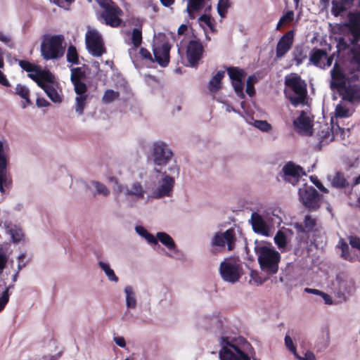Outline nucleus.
I'll return each instance as SVG.
<instances>
[{
  "label": "nucleus",
  "mask_w": 360,
  "mask_h": 360,
  "mask_svg": "<svg viewBox=\"0 0 360 360\" xmlns=\"http://www.w3.org/2000/svg\"><path fill=\"white\" fill-rule=\"evenodd\" d=\"M33 72H29L28 77L32 79L33 81L38 82L39 79H43L48 83L53 82V76L49 71L42 70L38 65V70H34Z\"/></svg>",
  "instance_id": "nucleus-24"
},
{
  "label": "nucleus",
  "mask_w": 360,
  "mask_h": 360,
  "mask_svg": "<svg viewBox=\"0 0 360 360\" xmlns=\"http://www.w3.org/2000/svg\"><path fill=\"white\" fill-rule=\"evenodd\" d=\"M232 85L236 94L240 98H244L243 93V80H238L232 82Z\"/></svg>",
  "instance_id": "nucleus-53"
},
{
  "label": "nucleus",
  "mask_w": 360,
  "mask_h": 360,
  "mask_svg": "<svg viewBox=\"0 0 360 360\" xmlns=\"http://www.w3.org/2000/svg\"><path fill=\"white\" fill-rule=\"evenodd\" d=\"M311 181L313 182V184L322 192L323 193H328V190L326 188L323 186L322 183L319 180L317 176H310Z\"/></svg>",
  "instance_id": "nucleus-61"
},
{
  "label": "nucleus",
  "mask_w": 360,
  "mask_h": 360,
  "mask_svg": "<svg viewBox=\"0 0 360 360\" xmlns=\"http://www.w3.org/2000/svg\"><path fill=\"white\" fill-rule=\"evenodd\" d=\"M122 15V10L115 2L106 6L100 13L105 25L112 27H118L121 25L122 20L120 17Z\"/></svg>",
  "instance_id": "nucleus-7"
},
{
  "label": "nucleus",
  "mask_w": 360,
  "mask_h": 360,
  "mask_svg": "<svg viewBox=\"0 0 360 360\" xmlns=\"http://www.w3.org/2000/svg\"><path fill=\"white\" fill-rule=\"evenodd\" d=\"M284 84L296 95L288 97L291 104L295 107L300 104L304 105L307 98L306 82L298 74L292 72L285 77Z\"/></svg>",
  "instance_id": "nucleus-4"
},
{
  "label": "nucleus",
  "mask_w": 360,
  "mask_h": 360,
  "mask_svg": "<svg viewBox=\"0 0 360 360\" xmlns=\"http://www.w3.org/2000/svg\"><path fill=\"white\" fill-rule=\"evenodd\" d=\"M198 21L205 24L212 32H216L215 21L210 15L203 14L198 18Z\"/></svg>",
  "instance_id": "nucleus-40"
},
{
  "label": "nucleus",
  "mask_w": 360,
  "mask_h": 360,
  "mask_svg": "<svg viewBox=\"0 0 360 360\" xmlns=\"http://www.w3.org/2000/svg\"><path fill=\"white\" fill-rule=\"evenodd\" d=\"M257 81V79L255 76H250L247 80V86H246V93L250 96H252L255 94V90L254 87V82Z\"/></svg>",
  "instance_id": "nucleus-52"
},
{
  "label": "nucleus",
  "mask_w": 360,
  "mask_h": 360,
  "mask_svg": "<svg viewBox=\"0 0 360 360\" xmlns=\"http://www.w3.org/2000/svg\"><path fill=\"white\" fill-rule=\"evenodd\" d=\"M282 171L283 172V179L292 185H295L299 181L302 174H304L302 168L292 162L286 163Z\"/></svg>",
  "instance_id": "nucleus-14"
},
{
  "label": "nucleus",
  "mask_w": 360,
  "mask_h": 360,
  "mask_svg": "<svg viewBox=\"0 0 360 360\" xmlns=\"http://www.w3.org/2000/svg\"><path fill=\"white\" fill-rule=\"evenodd\" d=\"M9 255L7 248L0 245V273L6 269L8 262Z\"/></svg>",
  "instance_id": "nucleus-38"
},
{
  "label": "nucleus",
  "mask_w": 360,
  "mask_h": 360,
  "mask_svg": "<svg viewBox=\"0 0 360 360\" xmlns=\"http://www.w3.org/2000/svg\"><path fill=\"white\" fill-rule=\"evenodd\" d=\"M127 194L135 195L139 198H143V191L141 185L139 183L134 184L131 186V189L127 191Z\"/></svg>",
  "instance_id": "nucleus-49"
},
{
  "label": "nucleus",
  "mask_w": 360,
  "mask_h": 360,
  "mask_svg": "<svg viewBox=\"0 0 360 360\" xmlns=\"http://www.w3.org/2000/svg\"><path fill=\"white\" fill-rule=\"evenodd\" d=\"M15 91L17 95L25 100L27 105L32 104L30 99V90L27 87L19 84L16 85Z\"/></svg>",
  "instance_id": "nucleus-33"
},
{
  "label": "nucleus",
  "mask_w": 360,
  "mask_h": 360,
  "mask_svg": "<svg viewBox=\"0 0 360 360\" xmlns=\"http://www.w3.org/2000/svg\"><path fill=\"white\" fill-rule=\"evenodd\" d=\"M352 38H345L344 37H340L337 39V51L335 53H337V57H339L341 54L343 55L345 52H347L348 53H350V49H352L350 46L352 44H357L360 38L358 40H354V34H352Z\"/></svg>",
  "instance_id": "nucleus-19"
},
{
  "label": "nucleus",
  "mask_w": 360,
  "mask_h": 360,
  "mask_svg": "<svg viewBox=\"0 0 360 360\" xmlns=\"http://www.w3.org/2000/svg\"><path fill=\"white\" fill-rule=\"evenodd\" d=\"M292 56L294 60L296 62L297 66L301 65L303 63V60L307 58L303 47L300 46H295L292 52Z\"/></svg>",
  "instance_id": "nucleus-35"
},
{
  "label": "nucleus",
  "mask_w": 360,
  "mask_h": 360,
  "mask_svg": "<svg viewBox=\"0 0 360 360\" xmlns=\"http://www.w3.org/2000/svg\"><path fill=\"white\" fill-rule=\"evenodd\" d=\"M224 77V71H218L209 82V89L212 92H216L221 89V80Z\"/></svg>",
  "instance_id": "nucleus-27"
},
{
  "label": "nucleus",
  "mask_w": 360,
  "mask_h": 360,
  "mask_svg": "<svg viewBox=\"0 0 360 360\" xmlns=\"http://www.w3.org/2000/svg\"><path fill=\"white\" fill-rule=\"evenodd\" d=\"M174 185V179L169 175H165L162 179L161 184L153 192V197L160 198L164 196H170Z\"/></svg>",
  "instance_id": "nucleus-18"
},
{
  "label": "nucleus",
  "mask_w": 360,
  "mask_h": 360,
  "mask_svg": "<svg viewBox=\"0 0 360 360\" xmlns=\"http://www.w3.org/2000/svg\"><path fill=\"white\" fill-rule=\"evenodd\" d=\"M326 50L323 49L313 48L309 53V62L314 66L322 69V65L325 62Z\"/></svg>",
  "instance_id": "nucleus-20"
},
{
  "label": "nucleus",
  "mask_w": 360,
  "mask_h": 360,
  "mask_svg": "<svg viewBox=\"0 0 360 360\" xmlns=\"http://www.w3.org/2000/svg\"><path fill=\"white\" fill-rule=\"evenodd\" d=\"M351 58L349 62L356 70L360 71V46L352 47L350 49Z\"/></svg>",
  "instance_id": "nucleus-30"
},
{
  "label": "nucleus",
  "mask_w": 360,
  "mask_h": 360,
  "mask_svg": "<svg viewBox=\"0 0 360 360\" xmlns=\"http://www.w3.org/2000/svg\"><path fill=\"white\" fill-rule=\"evenodd\" d=\"M338 91L343 100L350 103L360 102V84L346 83L345 87Z\"/></svg>",
  "instance_id": "nucleus-16"
},
{
  "label": "nucleus",
  "mask_w": 360,
  "mask_h": 360,
  "mask_svg": "<svg viewBox=\"0 0 360 360\" xmlns=\"http://www.w3.org/2000/svg\"><path fill=\"white\" fill-rule=\"evenodd\" d=\"M94 185L98 193L102 194L103 195H108L109 194V190L105 185L98 181L94 182Z\"/></svg>",
  "instance_id": "nucleus-56"
},
{
  "label": "nucleus",
  "mask_w": 360,
  "mask_h": 360,
  "mask_svg": "<svg viewBox=\"0 0 360 360\" xmlns=\"http://www.w3.org/2000/svg\"><path fill=\"white\" fill-rule=\"evenodd\" d=\"M65 37L62 34L46 35L41 44V55L46 60H57L63 56L65 51Z\"/></svg>",
  "instance_id": "nucleus-3"
},
{
  "label": "nucleus",
  "mask_w": 360,
  "mask_h": 360,
  "mask_svg": "<svg viewBox=\"0 0 360 360\" xmlns=\"http://www.w3.org/2000/svg\"><path fill=\"white\" fill-rule=\"evenodd\" d=\"M285 345L291 352L297 355L296 347L294 345L292 338L288 335H286L285 337Z\"/></svg>",
  "instance_id": "nucleus-58"
},
{
  "label": "nucleus",
  "mask_w": 360,
  "mask_h": 360,
  "mask_svg": "<svg viewBox=\"0 0 360 360\" xmlns=\"http://www.w3.org/2000/svg\"><path fill=\"white\" fill-rule=\"evenodd\" d=\"M295 32L289 30L278 40L276 47V58H283L292 48L294 41Z\"/></svg>",
  "instance_id": "nucleus-15"
},
{
  "label": "nucleus",
  "mask_w": 360,
  "mask_h": 360,
  "mask_svg": "<svg viewBox=\"0 0 360 360\" xmlns=\"http://www.w3.org/2000/svg\"><path fill=\"white\" fill-rule=\"evenodd\" d=\"M119 96L120 93L118 91H115L112 89H108L105 91L102 100L105 103H110L115 99L118 98Z\"/></svg>",
  "instance_id": "nucleus-45"
},
{
  "label": "nucleus",
  "mask_w": 360,
  "mask_h": 360,
  "mask_svg": "<svg viewBox=\"0 0 360 360\" xmlns=\"http://www.w3.org/2000/svg\"><path fill=\"white\" fill-rule=\"evenodd\" d=\"M19 66L27 72H33L34 70H38V65L25 60H18Z\"/></svg>",
  "instance_id": "nucleus-46"
},
{
  "label": "nucleus",
  "mask_w": 360,
  "mask_h": 360,
  "mask_svg": "<svg viewBox=\"0 0 360 360\" xmlns=\"http://www.w3.org/2000/svg\"><path fill=\"white\" fill-rule=\"evenodd\" d=\"M67 60L72 64L77 65L79 63L78 53L77 49L74 46H70L67 52Z\"/></svg>",
  "instance_id": "nucleus-39"
},
{
  "label": "nucleus",
  "mask_w": 360,
  "mask_h": 360,
  "mask_svg": "<svg viewBox=\"0 0 360 360\" xmlns=\"http://www.w3.org/2000/svg\"><path fill=\"white\" fill-rule=\"evenodd\" d=\"M221 349L219 360H257L252 345L244 338L221 336L219 340Z\"/></svg>",
  "instance_id": "nucleus-1"
},
{
  "label": "nucleus",
  "mask_w": 360,
  "mask_h": 360,
  "mask_svg": "<svg viewBox=\"0 0 360 360\" xmlns=\"http://www.w3.org/2000/svg\"><path fill=\"white\" fill-rule=\"evenodd\" d=\"M341 251V257L342 258L349 262H352L354 260V257L350 254L349 248L346 250H342Z\"/></svg>",
  "instance_id": "nucleus-63"
},
{
  "label": "nucleus",
  "mask_w": 360,
  "mask_h": 360,
  "mask_svg": "<svg viewBox=\"0 0 360 360\" xmlns=\"http://www.w3.org/2000/svg\"><path fill=\"white\" fill-rule=\"evenodd\" d=\"M206 0H188L186 11L191 19H195L199 11L205 6Z\"/></svg>",
  "instance_id": "nucleus-21"
},
{
  "label": "nucleus",
  "mask_w": 360,
  "mask_h": 360,
  "mask_svg": "<svg viewBox=\"0 0 360 360\" xmlns=\"http://www.w3.org/2000/svg\"><path fill=\"white\" fill-rule=\"evenodd\" d=\"M258 263L262 271L268 275L276 274L278 271L281 255L275 249L262 245L255 248Z\"/></svg>",
  "instance_id": "nucleus-2"
},
{
  "label": "nucleus",
  "mask_w": 360,
  "mask_h": 360,
  "mask_svg": "<svg viewBox=\"0 0 360 360\" xmlns=\"http://www.w3.org/2000/svg\"><path fill=\"white\" fill-rule=\"evenodd\" d=\"M204 48L199 39L191 40L186 48V58L188 65L196 68L202 57Z\"/></svg>",
  "instance_id": "nucleus-11"
},
{
  "label": "nucleus",
  "mask_w": 360,
  "mask_h": 360,
  "mask_svg": "<svg viewBox=\"0 0 360 360\" xmlns=\"http://www.w3.org/2000/svg\"><path fill=\"white\" fill-rule=\"evenodd\" d=\"M316 225V219L312 218L310 215H306L303 224L297 225L300 231L303 233L311 232Z\"/></svg>",
  "instance_id": "nucleus-26"
},
{
  "label": "nucleus",
  "mask_w": 360,
  "mask_h": 360,
  "mask_svg": "<svg viewBox=\"0 0 360 360\" xmlns=\"http://www.w3.org/2000/svg\"><path fill=\"white\" fill-rule=\"evenodd\" d=\"M86 48L93 56L100 57L106 53V49L101 34L96 30H89L86 33Z\"/></svg>",
  "instance_id": "nucleus-6"
},
{
  "label": "nucleus",
  "mask_w": 360,
  "mask_h": 360,
  "mask_svg": "<svg viewBox=\"0 0 360 360\" xmlns=\"http://www.w3.org/2000/svg\"><path fill=\"white\" fill-rule=\"evenodd\" d=\"M226 70L231 82L243 80L245 77V71L238 67H229Z\"/></svg>",
  "instance_id": "nucleus-29"
},
{
  "label": "nucleus",
  "mask_w": 360,
  "mask_h": 360,
  "mask_svg": "<svg viewBox=\"0 0 360 360\" xmlns=\"http://www.w3.org/2000/svg\"><path fill=\"white\" fill-rule=\"evenodd\" d=\"M294 19V12L292 11H287L283 15L281 16L280 18L277 25H276V30H281V27L285 23H290Z\"/></svg>",
  "instance_id": "nucleus-43"
},
{
  "label": "nucleus",
  "mask_w": 360,
  "mask_h": 360,
  "mask_svg": "<svg viewBox=\"0 0 360 360\" xmlns=\"http://www.w3.org/2000/svg\"><path fill=\"white\" fill-rule=\"evenodd\" d=\"M300 202L309 212H316L321 207V196L311 186L304 184L298 191Z\"/></svg>",
  "instance_id": "nucleus-5"
},
{
  "label": "nucleus",
  "mask_w": 360,
  "mask_h": 360,
  "mask_svg": "<svg viewBox=\"0 0 360 360\" xmlns=\"http://www.w3.org/2000/svg\"><path fill=\"white\" fill-rule=\"evenodd\" d=\"M331 185L336 188H345L349 184L341 172H337L331 179Z\"/></svg>",
  "instance_id": "nucleus-25"
},
{
  "label": "nucleus",
  "mask_w": 360,
  "mask_h": 360,
  "mask_svg": "<svg viewBox=\"0 0 360 360\" xmlns=\"http://www.w3.org/2000/svg\"><path fill=\"white\" fill-rule=\"evenodd\" d=\"M293 125L301 134L309 136L312 134L311 120L304 110H302L300 116L293 121Z\"/></svg>",
  "instance_id": "nucleus-17"
},
{
  "label": "nucleus",
  "mask_w": 360,
  "mask_h": 360,
  "mask_svg": "<svg viewBox=\"0 0 360 360\" xmlns=\"http://www.w3.org/2000/svg\"><path fill=\"white\" fill-rule=\"evenodd\" d=\"M9 300V294H8V290L6 288L2 295V296L0 297V311H1L6 304L8 303Z\"/></svg>",
  "instance_id": "nucleus-59"
},
{
  "label": "nucleus",
  "mask_w": 360,
  "mask_h": 360,
  "mask_svg": "<svg viewBox=\"0 0 360 360\" xmlns=\"http://www.w3.org/2000/svg\"><path fill=\"white\" fill-rule=\"evenodd\" d=\"M86 77V72L82 68L77 67L71 69L70 80L72 83L83 82Z\"/></svg>",
  "instance_id": "nucleus-31"
},
{
  "label": "nucleus",
  "mask_w": 360,
  "mask_h": 360,
  "mask_svg": "<svg viewBox=\"0 0 360 360\" xmlns=\"http://www.w3.org/2000/svg\"><path fill=\"white\" fill-rule=\"evenodd\" d=\"M45 93L48 97L54 103H61L62 98L53 87V86L49 84V86L45 89Z\"/></svg>",
  "instance_id": "nucleus-37"
},
{
  "label": "nucleus",
  "mask_w": 360,
  "mask_h": 360,
  "mask_svg": "<svg viewBox=\"0 0 360 360\" xmlns=\"http://www.w3.org/2000/svg\"><path fill=\"white\" fill-rule=\"evenodd\" d=\"M100 267L105 271L106 276L109 278V280L117 282L118 278L115 274V272L112 269H110L109 264L103 262H99L98 263Z\"/></svg>",
  "instance_id": "nucleus-44"
},
{
  "label": "nucleus",
  "mask_w": 360,
  "mask_h": 360,
  "mask_svg": "<svg viewBox=\"0 0 360 360\" xmlns=\"http://www.w3.org/2000/svg\"><path fill=\"white\" fill-rule=\"evenodd\" d=\"M153 161L157 165H166L172 156V152L163 142H156L153 144Z\"/></svg>",
  "instance_id": "nucleus-12"
},
{
  "label": "nucleus",
  "mask_w": 360,
  "mask_h": 360,
  "mask_svg": "<svg viewBox=\"0 0 360 360\" xmlns=\"http://www.w3.org/2000/svg\"><path fill=\"white\" fill-rule=\"evenodd\" d=\"M236 240L235 232L233 229H229L224 233H217L212 240L211 245L213 248L211 250L212 254H216L215 247L224 248L226 244L228 245L229 250L233 249L234 243Z\"/></svg>",
  "instance_id": "nucleus-8"
},
{
  "label": "nucleus",
  "mask_w": 360,
  "mask_h": 360,
  "mask_svg": "<svg viewBox=\"0 0 360 360\" xmlns=\"http://www.w3.org/2000/svg\"><path fill=\"white\" fill-rule=\"evenodd\" d=\"M172 45L168 41H165L160 45H154L153 48L154 60L161 67L165 68L169 63V53Z\"/></svg>",
  "instance_id": "nucleus-13"
},
{
  "label": "nucleus",
  "mask_w": 360,
  "mask_h": 360,
  "mask_svg": "<svg viewBox=\"0 0 360 360\" xmlns=\"http://www.w3.org/2000/svg\"><path fill=\"white\" fill-rule=\"evenodd\" d=\"M231 7L229 0H219L217 4V12L221 18H224L228 9Z\"/></svg>",
  "instance_id": "nucleus-41"
},
{
  "label": "nucleus",
  "mask_w": 360,
  "mask_h": 360,
  "mask_svg": "<svg viewBox=\"0 0 360 360\" xmlns=\"http://www.w3.org/2000/svg\"><path fill=\"white\" fill-rule=\"evenodd\" d=\"M330 74L331 78L330 81V88L332 90H340V88L345 87L348 77L345 68L338 60L335 62L333 67L330 71Z\"/></svg>",
  "instance_id": "nucleus-9"
},
{
  "label": "nucleus",
  "mask_w": 360,
  "mask_h": 360,
  "mask_svg": "<svg viewBox=\"0 0 360 360\" xmlns=\"http://www.w3.org/2000/svg\"><path fill=\"white\" fill-rule=\"evenodd\" d=\"M335 115L338 117H348L349 116V109L340 104L335 108Z\"/></svg>",
  "instance_id": "nucleus-54"
},
{
  "label": "nucleus",
  "mask_w": 360,
  "mask_h": 360,
  "mask_svg": "<svg viewBox=\"0 0 360 360\" xmlns=\"http://www.w3.org/2000/svg\"><path fill=\"white\" fill-rule=\"evenodd\" d=\"M335 56H337V53L335 52H333L330 56H328L326 52V57L325 58V62L322 65V70H326L331 66Z\"/></svg>",
  "instance_id": "nucleus-57"
},
{
  "label": "nucleus",
  "mask_w": 360,
  "mask_h": 360,
  "mask_svg": "<svg viewBox=\"0 0 360 360\" xmlns=\"http://www.w3.org/2000/svg\"><path fill=\"white\" fill-rule=\"evenodd\" d=\"M74 89L77 96L86 95L87 86L84 82L72 83Z\"/></svg>",
  "instance_id": "nucleus-51"
},
{
  "label": "nucleus",
  "mask_w": 360,
  "mask_h": 360,
  "mask_svg": "<svg viewBox=\"0 0 360 360\" xmlns=\"http://www.w3.org/2000/svg\"><path fill=\"white\" fill-rule=\"evenodd\" d=\"M6 232L11 236L12 242L13 243H18L24 240V233L20 227L8 224L6 226Z\"/></svg>",
  "instance_id": "nucleus-23"
},
{
  "label": "nucleus",
  "mask_w": 360,
  "mask_h": 360,
  "mask_svg": "<svg viewBox=\"0 0 360 360\" xmlns=\"http://www.w3.org/2000/svg\"><path fill=\"white\" fill-rule=\"evenodd\" d=\"M126 292V301L127 305L129 308H134L136 305V301L134 297V295L132 290L131 287L127 286L125 288Z\"/></svg>",
  "instance_id": "nucleus-42"
},
{
  "label": "nucleus",
  "mask_w": 360,
  "mask_h": 360,
  "mask_svg": "<svg viewBox=\"0 0 360 360\" xmlns=\"http://www.w3.org/2000/svg\"><path fill=\"white\" fill-rule=\"evenodd\" d=\"M240 266L232 261H224L220 264V274L221 278L228 282L236 283L240 278Z\"/></svg>",
  "instance_id": "nucleus-10"
},
{
  "label": "nucleus",
  "mask_w": 360,
  "mask_h": 360,
  "mask_svg": "<svg viewBox=\"0 0 360 360\" xmlns=\"http://www.w3.org/2000/svg\"><path fill=\"white\" fill-rule=\"evenodd\" d=\"M157 240H159L169 250H174L176 248L174 240L167 233L158 232L157 233Z\"/></svg>",
  "instance_id": "nucleus-28"
},
{
  "label": "nucleus",
  "mask_w": 360,
  "mask_h": 360,
  "mask_svg": "<svg viewBox=\"0 0 360 360\" xmlns=\"http://www.w3.org/2000/svg\"><path fill=\"white\" fill-rule=\"evenodd\" d=\"M274 241L278 248H284L287 245V238L285 234L283 232L278 231L274 237Z\"/></svg>",
  "instance_id": "nucleus-48"
},
{
  "label": "nucleus",
  "mask_w": 360,
  "mask_h": 360,
  "mask_svg": "<svg viewBox=\"0 0 360 360\" xmlns=\"http://www.w3.org/2000/svg\"><path fill=\"white\" fill-rule=\"evenodd\" d=\"M86 98L87 95L77 96L76 97L75 111L79 115L83 114L84 109L86 105Z\"/></svg>",
  "instance_id": "nucleus-47"
},
{
  "label": "nucleus",
  "mask_w": 360,
  "mask_h": 360,
  "mask_svg": "<svg viewBox=\"0 0 360 360\" xmlns=\"http://www.w3.org/2000/svg\"><path fill=\"white\" fill-rule=\"evenodd\" d=\"M340 286L348 294L352 293L355 289L354 281L352 279H349V281H341L340 282Z\"/></svg>",
  "instance_id": "nucleus-50"
},
{
  "label": "nucleus",
  "mask_w": 360,
  "mask_h": 360,
  "mask_svg": "<svg viewBox=\"0 0 360 360\" xmlns=\"http://www.w3.org/2000/svg\"><path fill=\"white\" fill-rule=\"evenodd\" d=\"M252 226L255 231L264 233L266 231V223L261 216L253 214L252 216Z\"/></svg>",
  "instance_id": "nucleus-32"
},
{
  "label": "nucleus",
  "mask_w": 360,
  "mask_h": 360,
  "mask_svg": "<svg viewBox=\"0 0 360 360\" xmlns=\"http://www.w3.org/2000/svg\"><path fill=\"white\" fill-rule=\"evenodd\" d=\"M26 257V255L25 253L20 254L18 257V271H20L22 269L26 266L27 262L25 261Z\"/></svg>",
  "instance_id": "nucleus-62"
},
{
  "label": "nucleus",
  "mask_w": 360,
  "mask_h": 360,
  "mask_svg": "<svg viewBox=\"0 0 360 360\" xmlns=\"http://www.w3.org/2000/svg\"><path fill=\"white\" fill-rule=\"evenodd\" d=\"M131 43L133 45V48L129 49V54H131V51L136 49L140 47L143 41V35H142V24H139V27H134L131 33Z\"/></svg>",
  "instance_id": "nucleus-22"
},
{
  "label": "nucleus",
  "mask_w": 360,
  "mask_h": 360,
  "mask_svg": "<svg viewBox=\"0 0 360 360\" xmlns=\"http://www.w3.org/2000/svg\"><path fill=\"white\" fill-rule=\"evenodd\" d=\"M144 238L149 243H151V244H154L155 245H158V240L157 238L151 233H150L149 232H148V233L146 235V236L144 237Z\"/></svg>",
  "instance_id": "nucleus-64"
},
{
  "label": "nucleus",
  "mask_w": 360,
  "mask_h": 360,
  "mask_svg": "<svg viewBox=\"0 0 360 360\" xmlns=\"http://www.w3.org/2000/svg\"><path fill=\"white\" fill-rule=\"evenodd\" d=\"M255 126L262 131L267 132L271 129V125L266 120H255Z\"/></svg>",
  "instance_id": "nucleus-55"
},
{
  "label": "nucleus",
  "mask_w": 360,
  "mask_h": 360,
  "mask_svg": "<svg viewBox=\"0 0 360 360\" xmlns=\"http://www.w3.org/2000/svg\"><path fill=\"white\" fill-rule=\"evenodd\" d=\"M0 41L4 42L9 48H11V49L14 48V44L12 41L11 37L8 35L4 34L1 32H0Z\"/></svg>",
  "instance_id": "nucleus-60"
},
{
  "label": "nucleus",
  "mask_w": 360,
  "mask_h": 360,
  "mask_svg": "<svg viewBox=\"0 0 360 360\" xmlns=\"http://www.w3.org/2000/svg\"><path fill=\"white\" fill-rule=\"evenodd\" d=\"M138 57L141 60L144 61L146 64L153 63L155 62L151 53L144 47L140 48Z\"/></svg>",
  "instance_id": "nucleus-36"
},
{
  "label": "nucleus",
  "mask_w": 360,
  "mask_h": 360,
  "mask_svg": "<svg viewBox=\"0 0 360 360\" xmlns=\"http://www.w3.org/2000/svg\"><path fill=\"white\" fill-rule=\"evenodd\" d=\"M12 186V179L7 172L0 174V192L4 193L5 188H10Z\"/></svg>",
  "instance_id": "nucleus-34"
}]
</instances>
